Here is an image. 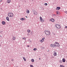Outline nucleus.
Listing matches in <instances>:
<instances>
[{"instance_id":"obj_5","label":"nucleus","mask_w":67,"mask_h":67,"mask_svg":"<svg viewBox=\"0 0 67 67\" xmlns=\"http://www.w3.org/2000/svg\"><path fill=\"white\" fill-rule=\"evenodd\" d=\"M50 46H51V47H56V46H55V44H51Z\"/></svg>"},{"instance_id":"obj_11","label":"nucleus","mask_w":67,"mask_h":67,"mask_svg":"<svg viewBox=\"0 0 67 67\" xmlns=\"http://www.w3.org/2000/svg\"><path fill=\"white\" fill-rule=\"evenodd\" d=\"M12 40H15V37L13 36L12 38Z\"/></svg>"},{"instance_id":"obj_15","label":"nucleus","mask_w":67,"mask_h":67,"mask_svg":"<svg viewBox=\"0 0 67 67\" xmlns=\"http://www.w3.org/2000/svg\"><path fill=\"white\" fill-rule=\"evenodd\" d=\"M35 14H35V15H37V12L35 11Z\"/></svg>"},{"instance_id":"obj_14","label":"nucleus","mask_w":67,"mask_h":67,"mask_svg":"<svg viewBox=\"0 0 67 67\" xmlns=\"http://www.w3.org/2000/svg\"><path fill=\"white\" fill-rule=\"evenodd\" d=\"M53 55L54 56H56L57 55V53L56 52H55L54 53H53Z\"/></svg>"},{"instance_id":"obj_35","label":"nucleus","mask_w":67,"mask_h":67,"mask_svg":"<svg viewBox=\"0 0 67 67\" xmlns=\"http://www.w3.org/2000/svg\"><path fill=\"white\" fill-rule=\"evenodd\" d=\"M65 28H66V29H67V26H65Z\"/></svg>"},{"instance_id":"obj_1","label":"nucleus","mask_w":67,"mask_h":67,"mask_svg":"<svg viewBox=\"0 0 67 67\" xmlns=\"http://www.w3.org/2000/svg\"><path fill=\"white\" fill-rule=\"evenodd\" d=\"M44 33L46 35H49L51 34V33L50 32L48 31H44Z\"/></svg>"},{"instance_id":"obj_19","label":"nucleus","mask_w":67,"mask_h":67,"mask_svg":"<svg viewBox=\"0 0 67 67\" xmlns=\"http://www.w3.org/2000/svg\"><path fill=\"white\" fill-rule=\"evenodd\" d=\"M26 12L27 13H30V11H29V10H27Z\"/></svg>"},{"instance_id":"obj_42","label":"nucleus","mask_w":67,"mask_h":67,"mask_svg":"<svg viewBox=\"0 0 67 67\" xmlns=\"http://www.w3.org/2000/svg\"><path fill=\"white\" fill-rule=\"evenodd\" d=\"M0 46H1V45H0Z\"/></svg>"},{"instance_id":"obj_17","label":"nucleus","mask_w":67,"mask_h":67,"mask_svg":"<svg viewBox=\"0 0 67 67\" xmlns=\"http://www.w3.org/2000/svg\"><path fill=\"white\" fill-rule=\"evenodd\" d=\"M32 11L34 12V14H35V11L33 9L32 10Z\"/></svg>"},{"instance_id":"obj_8","label":"nucleus","mask_w":67,"mask_h":67,"mask_svg":"<svg viewBox=\"0 0 67 67\" xmlns=\"http://www.w3.org/2000/svg\"><path fill=\"white\" fill-rule=\"evenodd\" d=\"M7 2L8 3H9L11 2V0H8L7 1Z\"/></svg>"},{"instance_id":"obj_4","label":"nucleus","mask_w":67,"mask_h":67,"mask_svg":"<svg viewBox=\"0 0 67 67\" xmlns=\"http://www.w3.org/2000/svg\"><path fill=\"white\" fill-rule=\"evenodd\" d=\"M55 26L57 29H60V28H61L60 27V26L59 25H58V24L55 25Z\"/></svg>"},{"instance_id":"obj_22","label":"nucleus","mask_w":67,"mask_h":67,"mask_svg":"<svg viewBox=\"0 0 67 67\" xmlns=\"http://www.w3.org/2000/svg\"><path fill=\"white\" fill-rule=\"evenodd\" d=\"M60 66L61 67H65V66L63 65H60Z\"/></svg>"},{"instance_id":"obj_12","label":"nucleus","mask_w":67,"mask_h":67,"mask_svg":"<svg viewBox=\"0 0 67 67\" xmlns=\"http://www.w3.org/2000/svg\"><path fill=\"white\" fill-rule=\"evenodd\" d=\"M62 61H63V62L64 63H65V59H62Z\"/></svg>"},{"instance_id":"obj_34","label":"nucleus","mask_w":67,"mask_h":67,"mask_svg":"<svg viewBox=\"0 0 67 67\" xmlns=\"http://www.w3.org/2000/svg\"><path fill=\"white\" fill-rule=\"evenodd\" d=\"M44 20H43L42 21H41V22H44Z\"/></svg>"},{"instance_id":"obj_20","label":"nucleus","mask_w":67,"mask_h":67,"mask_svg":"<svg viewBox=\"0 0 67 67\" xmlns=\"http://www.w3.org/2000/svg\"><path fill=\"white\" fill-rule=\"evenodd\" d=\"M27 32L28 33H30V32H31V31L29 30H27Z\"/></svg>"},{"instance_id":"obj_24","label":"nucleus","mask_w":67,"mask_h":67,"mask_svg":"<svg viewBox=\"0 0 67 67\" xmlns=\"http://www.w3.org/2000/svg\"><path fill=\"white\" fill-rule=\"evenodd\" d=\"M31 61L32 62H34V60L33 59H32L31 60Z\"/></svg>"},{"instance_id":"obj_32","label":"nucleus","mask_w":67,"mask_h":67,"mask_svg":"<svg viewBox=\"0 0 67 67\" xmlns=\"http://www.w3.org/2000/svg\"><path fill=\"white\" fill-rule=\"evenodd\" d=\"M30 67H33V65H30Z\"/></svg>"},{"instance_id":"obj_39","label":"nucleus","mask_w":67,"mask_h":67,"mask_svg":"<svg viewBox=\"0 0 67 67\" xmlns=\"http://www.w3.org/2000/svg\"><path fill=\"white\" fill-rule=\"evenodd\" d=\"M2 0H0V2H1V1H2Z\"/></svg>"},{"instance_id":"obj_26","label":"nucleus","mask_w":67,"mask_h":67,"mask_svg":"<svg viewBox=\"0 0 67 67\" xmlns=\"http://www.w3.org/2000/svg\"><path fill=\"white\" fill-rule=\"evenodd\" d=\"M60 62L61 63H63V61H62L61 60H60Z\"/></svg>"},{"instance_id":"obj_29","label":"nucleus","mask_w":67,"mask_h":67,"mask_svg":"<svg viewBox=\"0 0 67 67\" xmlns=\"http://www.w3.org/2000/svg\"><path fill=\"white\" fill-rule=\"evenodd\" d=\"M23 40H26V38H23Z\"/></svg>"},{"instance_id":"obj_27","label":"nucleus","mask_w":67,"mask_h":67,"mask_svg":"<svg viewBox=\"0 0 67 67\" xmlns=\"http://www.w3.org/2000/svg\"><path fill=\"white\" fill-rule=\"evenodd\" d=\"M30 33H31V35H32V34H33V32L31 31V32Z\"/></svg>"},{"instance_id":"obj_28","label":"nucleus","mask_w":67,"mask_h":67,"mask_svg":"<svg viewBox=\"0 0 67 67\" xmlns=\"http://www.w3.org/2000/svg\"><path fill=\"white\" fill-rule=\"evenodd\" d=\"M41 48L42 49H44V47H41Z\"/></svg>"},{"instance_id":"obj_9","label":"nucleus","mask_w":67,"mask_h":67,"mask_svg":"<svg viewBox=\"0 0 67 67\" xmlns=\"http://www.w3.org/2000/svg\"><path fill=\"white\" fill-rule=\"evenodd\" d=\"M6 20H7V21H9V17L8 16H7L6 18Z\"/></svg>"},{"instance_id":"obj_2","label":"nucleus","mask_w":67,"mask_h":67,"mask_svg":"<svg viewBox=\"0 0 67 67\" xmlns=\"http://www.w3.org/2000/svg\"><path fill=\"white\" fill-rule=\"evenodd\" d=\"M8 15L9 16H10V17H13L14 15L12 13H8Z\"/></svg>"},{"instance_id":"obj_7","label":"nucleus","mask_w":67,"mask_h":67,"mask_svg":"<svg viewBox=\"0 0 67 67\" xmlns=\"http://www.w3.org/2000/svg\"><path fill=\"white\" fill-rule=\"evenodd\" d=\"M60 9V8L59 7H57V8L56 10H59V9Z\"/></svg>"},{"instance_id":"obj_37","label":"nucleus","mask_w":67,"mask_h":67,"mask_svg":"<svg viewBox=\"0 0 67 67\" xmlns=\"http://www.w3.org/2000/svg\"><path fill=\"white\" fill-rule=\"evenodd\" d=\"M12 61H13V59H12Z\"/></svg>"},{"instance_id":"obj_10","label":"nucleus","mask_w":67,"mask_h":67,"mask_svg":"<svg viewBox=\"0 0 67 67\" xmlns=\"http://www.w3.org/2000/svg\"><path fill=\"white\" fill-rule=\"evenodd\" d=\"M21 20H22V21H23L24 20H25V18H22L21 19H20Z\"/></svg>"},{"instance_id":"obj_30","label":"nucleus","mask_w":67,"mask_h":67,"mask_svg":"<svg viewBox=\"0 0 67 67\" xmlns=\"http://www.w3.org/2000/svg\"><path fill=\"white\" fill-rule=\"evenodd\" d=\"M40 42H43V41L42 40H40Z\"/></svg>"},{"instance_id":"obj_33","label":"nucleus","mask_w":67,"mask_h":67,"mask_svg":"<svg viewBox=\"0 0 67 67\" xmlns=\"http://www.w3.org/2000/svg\"><path fill=\"white\" fill-rule=\"evenodd\" d=\"M27 46V47H30V46H29V45H28V46Z\"/></svg>"},{"instance_id":"obj_21","label":"nucleus","mask_w":67,"mask_h":67,"mask_svg":"<svg viewBox=\"0 0 67 67\" xmlns=\"http://www.w3.org/2000/svg\"><path fill=\"white\" fill-rule=\"evenodd\" d=\"M23 59H24V61H26V59H25V58H24V57H23Z\"/></svg>"},{"instance_id":"obj_31","label":"nucleus","mask_w":67,"mask_h":67,"mask_svg":"<svg viewBox=\"0 0 67 67\" xmlns=\"http://www.w3.org/2000/svg\"><path fill=\"white\" fill-rule=\"evenodd\" d=\"M45 5H47V4L46 3L45 4Z\"/></svg>"},{"instance_id":"obj_40","label":"nucleus","mask_w":67,"mask_h":67,"mask_svg":"<svg viewBox=\"0 0 67 67\" xmlns=\"http://www.w3.org/2000/svg\"><path fill=\"white\" fill-rule=\"evenodd\" d=\"M49 51V50H48V52Z\"/></svg>"},{"instance_id":"obj_18","label":"nucleus","mask_w":67,"mask_h":67,"mask_svg":"<svg viewBox=\"0 0 67 67\" xmlns=\"http://www.w3.org/2000/svg\"><path fill=\"white\" fill-rule=\"evenodd\" d=\"M44 39H45V38H42L41 40L42 41V42H44Z\"/></svg>"},{"instance_id":"obj_3","label":"nucleus","mask_w":67,"mask_h":67,"mask_svg":"<svg viewBox=\"0 0 67 67\" xmlns=\"http://www.w3.org/2000/svg\"><path fill=\"white\" fill-rule=\"evenodd\" d=\"M54 44L55 45V47H56V46L59 47V46H60L58 42H55L54 43Z\"/></svg>"},{"instance_id":"obj_36","label":"nucleus","mask_w":67,"mask_h":67,"mask_svg":"<svg viewBox=\"0 0 67 67\" xmlns=\"http://www.w3.org/2000/svg\"><path fill=\"white\" fill-rule=\"evenodd\" d=\"M29 34H27V35L29 36Z\"/></svg>"},{"instance_id":"obj_23","label":"nucleus","mask_w":67,"mask_h":67,"mask_svg":"<svg viewBox=\"0 0 67 67\" xmlns=\"http://www.w3.org/2000/svg\"><path fill=\"white\" fill-rule=\"evenodd\" d=\"M37 50V49L36 48H34V51H36Z\"/></svg>"},{"instance_id":"obj_16","label":"nucleus","mask_w":67,"mask_h":67,"mask_svg":"<svg viewBox=\"0 0 67 67\" xmlns=\"http://www.w3.org/2000/svg\"><path fill=\"white\" fill-rule=\"evenodd\" d=\"M40 21H42V20H43V19L42 18V17L40 16Z\"/></svg>"},{"instance_id":"obj_38","label":"nucleus","mask_w":67,"mask_h":67,"mask_svg":"<svg viewBox=\"0 0 67 67\" xmlns=\"http://www.w3.org/2000/svg\"><path fill=\"white\" fill-rule=\"evenodd\" d=\"M39 59H40V60H41V58H40Z\"/></svg>"},{"instance_id":"obj_6","label":"nucleus","mask_w":67,"mask_h":67,"mask_svg":"<svg viewBox=\"0 0 67 67\" xmlns=\"http://www.w3.org/2000/svg\"><path fill=\"white\" fill-rule=\"evenodd\" d=\"M50 21H51L52 22H54L55 21V20L54 19H51L50 20Z\"/></svg>"},{"instance_id":"obj_25","label":"nucleus","mask_w":67,"mask_h":67,"mask_svg":"<svg viewBox=\"0 0 67 67\" xmlns=\"http://www.w3.org/2000/svg\"><path fill=\"white\" fill-rule=\"evenodd\" d=\"M59 12V11H57V14H58Z\"/></svg>"},{"instance_id":"obj_41","label":"nucleus","mask_w":67,"mask_h":67,"mask_svg":"<svg viewBox=\"0 0 67 67\" xmlns=\"http://www.w3.org/2000/svg\"><path fill=\"white\" fill-rule=\"evenodd\" d=\"M54 15V16H55V15Z\"/></svg>"},{"instance_id":"obj_13","label":"nucleus","mask_w":67,"mask_h":67,"mask_svg":"<svg viewBox=\"0 0 67 67\" xmlns=\"http://www.w3.org/2000/svg\"><path fill=\"white\" fill-rule=\"evenodd\" d=\"M2 24H5V22L4 21H2Z\"/></svg>"},{"instance_id":"obj_43","label":"nucleus","mask_w":67,"mask_h":67,"mask_svg":"<svg viewBox=\"0 0 67 67\" xmlns=\"http://www.w3.org/2000/svg\"><path fill=\"white\" fill-rule=\"evenodd\" d=\"M26 17L27 18V16H26Z\"/></svg>"}]
</instances>
